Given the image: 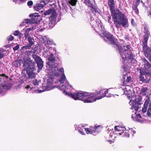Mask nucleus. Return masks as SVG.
Listing matches in <instances>:
<instances>
[{
    "mask_svg": "<svg viewBox=\"0 0 151 151\" xmlns=\"http://www.w3.org/2000/svg\"><path fill=\"white\" fill-rule=\"evenodd\" d=\"M84 129L87 134H92L95 133L93 126H91L90 128H84Z\"/></svg>",
    "mask_w": 151,
    "mask_h": 151,
    "instance_id": "6ab92c4d",
    "label": "nucleus"
},
{
    "mask_svg": "<svg viewBox=\"0 0 151 151\" xmlns=\"http://www.w3.org/2000/svg\"><path fill=\"white\" fill-rule=\"evenodd\" d=\"M136 14H138L139 13V10L138 9H136V10H134Z\"/></svg>",
    "mask_w": 151,
    "mask_h": 151,
    "instance_id": "603ef678",
    "label": "nucleus"
},
{
    "mask_svg": "<svg viewBox=\"0 0 151 151\" xmlns=\"http://www.w3.org/2000/svg\"><path fill=\"white\" fill-rule=\"evenodd\" d=\"M28 41L29 42V44H28L29 45L32 47L33 45L34 44V39L33 38H32L31 37H28L27 38Z\"/></svg>",
    "mask_w": 151,
    "mask_h": 151,
    "instance_id": "5701e85b",
    "label": "nucleus"
},
{
    "mask_svg": "<svg viewBox=\"0 0 151 151\" xmlns=\"http://www.w3.org/2000/svg\"><path fill=\"white\" fill-rule=\"evenodd\" d=\"M50 43V41H47V44H49Z\"/></svg>",
    "mask_w": 151,
    "mask_h": 151,
    "instance_id": "052dcab7",
    "label": "nucleus"
},
{
    "mask_svg": "<svg viewBox=\"0 0 151 151\" xmlns=\"http://www.w3.org/2000/svg\"><path fill=\"white\" fill-rule=\"evenodd\" d=\"M83 3L86 5L88 6L91 8V9L92 11V12H93V11L96 13L98 12L97 10V8L93 4L91 3L90 0H83Z\"/></svg>",
    "mask_w": 151,
    "mask_h": 151,
    "instance_id": "ddd939ff",
    "label": "nucleus"
},
{
    "mask_svg": "<svg viewBox=\"0 0 151 151\" xmlns=\"http://www.w3.org/2000/svg\"><path fill=\"white\" fill-rule=\"evenodd\" d=\"M104 90H105L104 89L101 90L99 91H96V93H94L96 94V96L100 94H101V93H103V91Z\"/></svg>",
    "mask_w": 151,
    "mask_h": 151,
    "instance_id": "c9c22d12",
    "label": "nucleus"
},
{
    "mask_svg": "<svg viewBox=\"0 0 151 151\" xmlns=\"http://www.w3.org/2000/svg\"><path fill=\"white\" fill-rule=\"evenodd\" d=\"M58 72H56V73L55 72V75L57 76L59 75V71L62 73H63L64 72V70L63 68H60V69H59L58 70Z\"/></svg>",
    "mask_w": 151,
    "mask_h": 151,
    "instance_id": "c756f323",
    "label": "nucleus"
},
{
    "mask_svg": "<svg viewBox=\"0 0 151 151\" xmlns=\"http://www.w3.org/2000/svg\"><path fill=\"white\" fill-rule=\"evenodd\" d=\"M27 70L34 71L36 70L35 67V63L34 62L29 61L27 63L26 65Z\"/></svg>",
    "mask_w": 151,
    "mask_h": 151,
    "instance_id": "4468645a",
    "label": "nucleus"
},
{
    "mask_svg": "<svg viewBox=\"0 0 151 151\" xmlns=\"http://www.w3.org/2000/svg\"><path fill=\"white\" fill-rule=\"evenodd\" d=\"M133 21H134V19H132L131 20V23H132V22H133Z\"/></svg>",
    "mask_w": 151,
    "mask_h": 151,
    "instance_id": "338daca9",
    "label": "nucleus"
},
{
    "mask_svg": "<svg viewBox=\"0 0 151 151\" xmlns=\"http://www.w3.org/2000/svg\"><path fill=\"white\" fill-rule=\"evenodd\" d=\"M30 88V86L29 85H28L25 87V88L26 89H28L29 88Z\"/></svg>",
    "mask_w": 151,
    "mask_h": 151,
    "instance_id": "4d7b16f0",
    "label": "nucleus"
},
{
    "mask_svg": "<svg viewBox=\"0 0 151 151\" xmlns=\"http://www.w3.org/2000/svg\"><path fill=\"white\" fill-rule=\"evenodd\" d=\"M78 132L81 134L82 135H84L85 134V133L83 132H82V131H81L80 129H78Z\"/></svg>",
    "mask_w": 151,
    "mask_h": 151,
    "instance_id": "8fccbe9b",
    "label": "nucleus"
},
{
    "mask_svg": "<svg viewBox=\"0 0 151 151\" xmlns=\"http://www.w3.org/2000/svg\"><path fill=\"white\" fill-rule=\"evenodd\" d=\"M149 13H150V14L151 15V10H150V12H149Z\"/></svg>",
    "mask_w": 151,
    "mask_h": 151,
    "instance_id": "69168bd1",
    "label": "nucleus"
},
{
    "mask_svg": "<svg viewBox=\"0 0 151 151\" xmlns=\"http://www.w3.org/2000/svg\"><path fill=\"white\" fill-rule=\"evenodd\" d=\"M144 35L143 36L142 45V51L145 56L151 63V49L147 46V41L150 35V32L148 28L145 26L144 27Z\"/></svg>",
    "mask_w": 151,
    "mask_h": 151,
    "instance_id": "7ed1b4c3",
    "label": "nucleus"
},
{
    "mask_svg": "<svg viewBox=\"0 0 151 151\" xmlns=\"http://www.w3.org/2000/svg\"><path fill=\"white\" fill-rule=\"evenodd\" d=\"M26 53H27L28 52H29V53H33V54H35V50H33V51H32V50L31 51H26V52H25Z\"/></svg>",
    "mask_w": 151,
    "mask_h": 151,
    "instance_id": "c03bdc74",
    "label": "nucleus"
},
{
    "mask_svg": "<svg viewBox=\"0 0 151 151\" xmlns=\"http://www.w3.org/2000/svg\"><path fill=\"white\" fill-rule=\"evenodd\" d=\"M137 116H138V117H139V118H141V115H140V114H137Z\"/></svg>",
    "mask_w": 151,
    "mask_h": 151,
    "instance_id": "13d9d810",
    "label": "nucleus"
},
{
    "mask_svg": "<svg viewBox=\"0 0 151 151\" xmlns=\"http://www.w3.org/2000/svg\"><path fill=\"white\" fill-rule=\"evenodd\" d=\"M38 4V5H39V6H41V7L42 8H43L45 5L46 3H45L43 1H42H42L39 2L38 3H37Z\"/></svg>",
    "mask_w": 151,
    "mask_h": 151,
    "instance_id": "7c9ffc66",
    "label": "nucleus"
},
{
    "mask_svg": "<svg viewBox=\"0 0 151 151\" xmlns=\"http://www.w3.org/2000/svg\"><path fill=\"white\" fill-rule=\"evenodd\" d=\"M99 28V27L98 28L97 27L96 28V29H95V30L96 31V32H100L101 31V32L102 30L101 29V30H100L98 28Z\"/></svg>",
    "mask_w": 151,
    "mask_h": 151,
    "instance_id": "3c124183",
    "label": "nucleus"
},
{
    "mask_svg": "<svg viewBox=\"0 0 151 151\" xmlns=\"http://www.w3.org/2000/svg\"><path fill=\"white\" fill-rule=\"evenodd\" d=\"M33 83L35 85H38V83L36 79L35 81H33Z\"/></svg>",
    "mask_w": 151,
    "mask_h": 151,
    "instance_id": "09e8293b",
    "label": "nucleus"
},
{
    "mask_svg": "<svg viewBox=\"0 0 151 151\" xmlns=\"http://www.w3.org/2000/svg\"><path fill=\"white\" fill-rule=\"evenodd\" d=\"M33 2L32 1H29L27 3V5L29 6H31L33 5Z\"/></svg>",
    "mask_w": 151,
    "mask_h": 151,
    "instance_id": "a19ab883",
    "label": "nucleus"
},
{
    "mask_svg": "<svg viewBox=\"0 0 151 151\" xmlns=\"http://www.w3.org/2000/svg\"><path fill=\"white\" fill-rule=\"evenodd\" d=\"M3 88L7 90H9L10 89V87L8 85H4L3 86Z\"/></svg>",
    "mask_w": 151,
    "mask_h": 151,
    "instance_id": "4c0bfd02",
    "label": "nucleus"
},
{
    "mask_svg": "<svg viewBox=\"0 0 151 151\" xmlns=\"http://www.w3.org/2000/svg\"><path fill=\"white\" fill-rule=\"evenodd\" d=\"M113 44L116 46L117 47L122 59H124V63L127 59L130 60L131 62L133 60L134 61L136 62L134 58L135 56L133 55L131 50L130 49L131 47L130 45H124L123 47V51L122 52V51L123 50V48L121 46L117 44L115 42V44Z\"/></svg>",
    "mask_w": 151,
    "mask_h": 151,
    "instance_id": "f03ea898",
    "label": "nucleus"
},
{
    "mask_svg": "<svg viewBox=\"0 0 151 151\" xmlns=\"http://www.w3.org/2000/svg\"><path fill=\"white\" fill-rule=\"evenodd\" d=\"M125 38L126 40H129V37L128 35H126Z\"/></svg>",
    "mask_w": 151,
    "mask_h": 151,
    "instance_id": "864d4df0",
    "label": "nucleus"
},
{
    "mask_svg": "<svg viewBox=\"0 0 151 151\" xmlns=\"http://www.w3.org/2000/svg\"><path fill=\"white\" fill-rule=\"evenodd\" d=\"M108 4L116 27L117 29L121 28V26L124 27H128L129 26L128 19L125 14L119 9H114L115 4L114 0H108Z\"/></svg>",
    "mask_w": 151,
    "mask_h": 151,
    "instance_id": "f257e3e1",
    "label": "nucleus"
},
{
    "mask_svg": "<svg viewBox=\"0 0 151 151\" xmlns=\"http://www.w3.org/2000/svg\"><path fill=\"white\" fill-rule=\"evenodd\" d=\"M142 97L140 95L136 96L135 100L133 101V104L131 107L132 109L137 111L142 103Z\"/></svg>",
    "mask_w": 151,
    "mask_h": 151,
    "instance_id": "0eeeda50",
    "label": "nucleus"
},
{
    "mask_svg": "<svg viewBox=\"0 0 151 151\" xmlns=\"http://www.w3.org/2000/svg\"><path fill=\"white\" fill-rule=\"evenodd\" d=\"M29 16L32 17L31 19L32 24H37L42 20L40 16L37 13L31 14Z\"/></svg>",
    "mask_w": 151,
    "mask_h": 151,
    "instance_id": "9b49d317",
    "label": "nucleus"
},
{
    "mask_svg": "<svg viewBox=\"0 0 151 151\" xmlns=\"http://www.w3.org/2000/svg\"><path fill=\"white\" fill-rule=\"evenodd\" d=\"M49 21L48 22H46V23H45V26L48 29L52 28L54 27L55 23L54 22H51V21L49 20Z\"/></svg>",
    "mask_w": 151,
    "mask_h": 151,
    "instance_id": "dca6fc26",
    "label": "nucleus"
},
{
    "mask_svg": "<svg viewBox=\"0 0 151 151\" xmlns=\"http://www.w3.org/2000/svg\"><path fill=\"white\" fill-rule=\"evenodd\" d=\"M4 56L3 52L0 49V59H1Z\"/></svg>",
    "mask_w": 151,
    "mask_h": 151,
    "instance_id": "e433bc0d",
    "label": "nucleus"
},
{
    "mask_svg": "<svg viewBox=\"0 0 151 151\" xmlns=\"http://www.w3.org/2000/svg\"><path fill=\"white\" fill-rule=\"evenodd\" d=\"M107 18H108V22L109 23H110V24H111V21H110V20L111 18V16H108Z\"/></svg>",
    "mask_w": 151,
    "mask_h": 151,
    "instance_id": "a18cd8bd",
    "label": "nucleus"
},
{
    "mask_svg": "<svg viewBox=\"0 0 151 151\" xmlns=\"http://www.w3.org/2000/svg\"><path fill=\"white\" fill-rule=\"evenodd\" d=\"M12 65L13 66L18 67L20 65V61H14L12 63Z\"/></svg>",
    "mask_w": 151,
    "mask_h": 151,
    "instance_id": "a878e982",
    "label": "nucleus"
},
{
    "mask_svg": "<svg viewBox=\"0 0 151 151\" xmlns=\"http://www.w3.org/2000/svg\"><path fill=\"white\" fill-rule=\"evenodd\" d=\"M114 129L116 131H120L121 130L122 128L118 126H116L114 127Z\"/></svg>",
    "mask_w": 151,
    "mask_h": 151,
    "instance_id": "72a5a7b5",
    "label": "nucleus"
},
{
    "mask_svg": "<svg viewBox=\"0 0 151 151\" xmlns=\"http://www.w3.org/2000/svg\"><path fill=\"white\" fill-rule=\"evenodd\" d=\"M108 142H110V143H112V141L111 140H109L108 141Z\"/></svg>",
    "mask_w": 151,
    "mask_h": 151,
    "instance_id": "bf43d9fd",
    "label": "nucleus"
},
{
    "mask_svg": "<svg viewBox=\"0 0 151 151\" xmlns=\"http://www.w3.org/2000/svg\"><path fill=\"white\" fill-rule=\"evenodd\" d=\"M131 77L130 76H128L127 77V78L126 79V82H129L131 81Z\"/></svg>",
    "mask_w": 151,
    "mask_h": 151,
    "instance_id": "37998d69",
    "label": "nucleus"
},
{
    "mask_svg": "<svg viewBox=\"0 0 151 151\" xmlns=\"http://www.w3.org/2000/svg\"><path fill=\"white\" fill-rule=\"evenodd\" d=\"M65 79V76L64 74L61 77L60 79L59 80L60 82L61 83H63V81Z\"/></svg>",
    "mask_w": 151,
    "mask_h": 151,
    "instance_id": "473e14b6",
    "label": "nucleus"
},
{
    "mask_svg": "<svg viewBox=\"0 0 151 151\" xmlns=\"http://www.w3.org/2000/svg\"><path fill=\"white\" fill-rule=\"evenodd\" d=\"M96 94L94 93H90L89 100L87 101L88 103H91L96 101L97 100L101 99L103 97L102 96H100L96 98H95Z\"/></svg>",
    "mask_w": 151,
    "mask_h": 151,
    "instance_id": "f8f14e48",
    "label": "nucleus"
},
{
    "mask_svg": "<svg viewBox=\"0 0 151 151\" xmlns=\"http://www.w3.org/2000/svg\"><path fill=\"white\" fill-rule=\"evenodd\" d=\"M148 89L147 87H143L140 91L139 93L143 96H146L148 93Z\"/></svg>",
    "mask_w": 151,
    "mask_h": 151,
    "instance_id": "f3484780",
    "label": "nucleus"
},
{
    "mask_svg": "<svg viewBox=\"0 0 151 151\" xmlns=\"http://www.w3.org/2000/svg\"><path fill=\"white\" fill-rule=\"evenodd\" d=\"M9 45H7L6 46V47H9Z\"/></svg>",
    "mask_w": 151,
    "mask_h": 151,
    "instance_id": "e2e57ef3",
    "label": "nucleus"
},
{
    "mask_svg": "<svg viewBox=\"0 0 151 151\" xmlns=\"http://www.w3.org/2000/svg\"><path fill=\"white\" fill-rule=\"evenodd\" d=\"M139 4H138L137 3H136V4L135 5H133L132 8L133 9V10H136V9H138L137 8V6Z\"/></svg>",
    "mask_w": 151,
    "mask_h": 151,
    "instance_id": "58836bf2",
    "label": "nucleus"
},
{
    "mask_svg": "<svg viewBox=\"0 0 151 151\" xmlns=\"http://www.w3.org/2000/svg\"><path fill=\"white\" fill-rule=\"evenodd\" d=\"M93 128L94 130V131L95 133L96 132L99 133L101 131L102 128L101 126L100 125H99L98 126L95 125L93 126Z\"/></svg>",
    "mask_w": 151,
    "mask_h": 151,
    "instance_id": "4be33fe9",
    "label": "nucleus"
},
{
    "mask_svg": "<svg viewBox=\"0 0 151 151\" xmlns=\"http://www.w3.org/2000/svg\"><path fill=\"white\" fill-rule=\"evenodd\" d=\"M136 132L134 131H133V134H135Z\"/></svg>",
    "mask_w": 151,
    "mask_h": 151,
    "instance_id": "0e129e2a",
    "label": "nucleus"
},
{
    "mask_svg": "<svg viewBox=\"0 0 151 151\" xmlns=\"http://www.w3.org/2000/svg\"><path fill=\"white\" fill-rule=\"evenodd\" d=\"M34 71L30 70H27V73L28 75L27 78H35L36 77L35 74L34 72Z\"/></svg>",
    "mask_w": 151,
    "mask_h": 151,
    "instance_id": "2eb2a0df",
    "label": "nucleus"
},
{
    "mask_svg": "<svg viewBox=\"0 0 151 151\" xmlns=\"http://www.w3.org/2000/svg\"><path fill=\"white\" fill-rule=\"evenodd\" d=\"M55 12L52 9H49L46 11L45 12H44V14L45 15H49L51 14H52L53 12Z\"/></svg>",
    "mask_w": 151,
    "mask_h": 151,
    "instance_id": "bb28decb",
    "label": "nucleus"
},
{
    "mask_svg": "<svg viewBox=\"0 0 151 151\" xmlns=\"http://www.w3.org/2000/svg\"><path fill=\"white\" fill-rule=\"evenodd\" d=\"M32 57L37 64L38 68L37 71L39 72L41 70L43 66V61L41 58L35 54L32 55Z\"/></svg>",
    "mask_w": 151,
    "mask_h": 151,
    "instance_id": "6e6552de",
    "label": "nucleus"
},
{
    "mask_svg": "<svg viewBox=\"0 0 151 151\" xmlns=\"http://www.w3.org/2000/svg\"><path fill=\"white\" fill-rule=\"evenodd\" d=\"M100 27H101H101H101V25L100 26Z\"/></svg>",
    "mask_w": 151,
    "mask_h": 151,
    "instance_id": "774afa93",
    "label": "nucleus"
},
{
    "mask_svg": "<svg viewBox=\"0 0 151 151\" xmlns=\"http://www.w3.org/2000/svg\"><path fill=\"white\" fill-rule=\"evenodd\" d=\"M38 4L37 3V4H35L34 6V9L35 10L37 11H38V10H40L42 9L41 6H39Z\"/></svg>",
    "mask_w": 151,
    "mask_h": 151,
    "instance_id": "c85d7f7f",
    "label": "nucleus"
},
{
    "mask_svg": "<svg viewBox=\"0 0 151 151\" xmlns=\"http://www.w3.org/2000/svg\"><path fill=\"white\" fill-rule=\"evenodd\" d=\"M32 47L31 46L27 44V45L23 46L22 47H21V49L20 50L21 51L23 50L24 51H26V50H29Z\"/></svg>",
    "mask_w": 151,
    "mask_h": 151,
    "instance_id": "393cba45",
    "label": "nucleus"
},
{
    "mask_svg": "<svg viewBox=\"0 0 151 151\" xmlns=\"http://www.w3.org/2000/svg\"><path fill=\"white\" fill-rule=\"evenodd\" d=\"M150 97L147 96V99L145 101L143 107L142 111L143 113H145L147 110V106L148 104H149V106L147 110V113L149 116H151V102L149 103L150 101Z\"/></svg>",
    "mask_w": 151,
    "mask_h": 151,
    "instance_id": "1a4fd4ad",
    "label": "nucleus"
},
{
    "mask_svg": "<svg viewBox=\"0 0 151 151\" xmlns=\"http://www.w3.org/2000/svg\"><path fill=\"white\" fill-rule=\"evenodd\" d=\"M102 93H103L102 96L103 97H104L105 96H107L106 95L108 93V91L106 90L104 92V93L103 92Z\"/></svg>",
    "mask_w": 151,
    "mask_h": 151,
    "instance_id": "79ce46f5",
    "label": "nucleus"
},
{
    "mask_svg": "<svg viewBox=\"0 0 151 151\" xmlns=\"http://www.w3.org/2000/svg\"><path fill=\"white\" fill-rule=\"evenodd\" d=\"M140 74L139 76V81L142 83H148L151 80V71L147 70H143L139 69Z\"/></svg>",
    "mask_w": 151,
    "mask_h": 151,
    "instance_id": "39448f33",
    "label": "nucleus"
},
{
    "mask_svg": "<svg viewBox=\"0 0 151 151\" xmlns=\"http://www.w3.org/2000/svg\"><path fill=\"white\" fill-rule=\"evenodd\" d=\"M136 2V3H137L138 4H139L140 0H135Z\"/></svg>",
    "mask_w": 151,
    "mask_h": 151,
    "instance_id": "6e6d98bb",
    "label": "nucleus"
},
{
    "mask_svg": "<svg viewBox=\"0 0 151 151\" xmlns=\"http://www.w3.org/2000/svg\"><path fill=\"white\" fill-rule=\"evenodd\" d=\"M124 136L125 137H128L129 136V135L128 133L125 132L124 134Z\"/></svg>",
    "mask_w": 151,
    "mask_h": 151,
    "instance_id": "49530a36",
    "label": "nucleus"
},
{
    "mask_svg": "<svg viewBox=\"0 0 151 151\" xmlns=\"http://www.w3.org/2000/svg\"><path fill=\"white\" fill-rule=\"evenodd\" d=\"M127 98H128L129 99H130V101H129V103H130L131 102V101H132L131 100V99H131V97L130 96V95H129H129H127Z\"/></svg>",
    "mask_w": 151,
    "mask_h": 151,
    "instance_id": "5fc2aeb1",
    "label": "nucleus"
},
{
    "mask_svg": "<svg viewBox=\"0 0 151 151\" xmlns=\"http://www.w3.org/2000/svg\"><path fill=\"white\" fill-rule=\"evenodd\" d=\"M48 60L50 62L52 63L53 64L55 63V62L56 61L55 57L54 56L53 54L51 53L48 58Z\"/></svg>",
    "mask_w": 151,
    "mask_h": 151,
    "instance_id": "412c9836",
    "label": "nucleus"
},
{
    "mask_svg": "<svg viewBox=\"0 0 151 151\" xmlns=\"http://www.w3.org/2000/svg\"><path fill=\"white\" fill-rule=\"evenodd\" d=\"M0 76L1 77H5L7 78H8V76H6L4 73L0 74Z\"/></svg>",
    "mask_w": 151,
    "mask_h": 151,
    "instance_id": "de8ad7c7",
    "label": "nucleus"
},
{
    "mask_svg": "<svg viewBox=\"0 0 151 151\" xmlns=\"http://www.w3.org/2000/svg\"><path fill=\"white\" fill-rule=\"evenodd\" d=\"M141 68L143 70H151V64L145 58L142 59Z\"/></svg>",
    "mask_w": 151,
    "mask_h": 151,
    "instance_id": "9d476101",
    "label": "nucleus"
},
{
    "mask_svg": "<svg viewBox=\"0 0 151 151\" xmlns=\"http://www.w3.org/2000/svg\"><path fill=\"white\" fill-rule=\"evenodd\" d=\"M77 1V0H70L68 1V3L72 6H75L76 5Z\"/></svg>",
    "mask_w": 151,
    "mask_h": 151,
    "instance_id": "cd10ccee",
    "label": "nucleus"
},
{
    "mask_svg": "<svg viewBox=\"0 0 151 151\" xmlns=\"http://www.w3.org/2000/svg\"><path fill=\"white\" fill-rule=\"evenodd\" d=\"M57 14L56 12H53L50 17L49 18V20L52 22L55 23L56 20Z\"/></svg>",
    "mask_w": 151,
    "mask_h": 151,
    "instance_id": "a211bd4d",
    "label": "nucleus"
},
{
    "mask_svg": "<svg viewBox=\"0 0 151 151\" xmlns=\"http://www.w3.org/2000/svg\"><path fill=\"white\" fill-rule=\"evenodd\" d=\"M33 29V27H32V28H29L25 30V33H24V36L25 39H26L27 38H28V37H30V34H29V32L31 30H32Z\"/></svg>",
    "mask_w": 151,
    "mask_h": 151,
    "instance_id": "aec40b11",
    "label": "nucleus"
},
{
    "mask_svg": "<svg viewBox=\"0 0 151 151\" xmlns=\"http://www.w3.org/2000/svg\"><path fill=\"white\" fill-rule=\"evenodd\" d=\"M14 39V37L11 35H10L7 38V40L8 41H12Z\"/></svg>",
    "mask_w": 151,
    "mask_h": 151,
    "instance_id": "f704fd0d",
    "label": "nucleus"
},
{
    "mask_svg": "<svg viewBox=\"0 0 151 151\" xmlns=\"http://www.w3.org/2000/svg\"><path fill=\"white\" fill-rule=\"evenodd\" d=\"M13 34L15 36H18L19 38H20V37L23 36L22 33L20 32L19 30L14 31Z\"/></svg>",
    "mask_w": 151,
    "mask_h": 151,
    "instance_id": "b1692460",
    "label": "nucleus"
},
{
    "mask_svg": "<svg viewBox=\"0 0 151 151\" xmlns=\"http://www.w3.org/2000/svg\"><path fill=\"white\" fill-rule=\"evenodd\" d=\"M63 92L65 93L66 95L74 99L75 100H79L83 101L85 103H88L87 101L89 99L90 93L86 92H81V91L73 93H71L65 92L64 90Z\"/></svg>",
    "mask_w": 151,
    "mask_h": 151,
    "instance_id": "20e7f679",
    "label": "nucleus"
},
{
    "mask_svg": "<svg viewBox=\"0 0 151 151\" xmlns=\"http://www.w3.org/2000/svg\"><path fill=\"white\" fill-rule=\"evenodd\" d=\"M23 23L24 24L25 23L26 24H29V23H32L31 19H25L24 20V21L23 22Z\"/></svg>",
    "mask_w": 151,
    "mask_h": 151,
    "instance_id": "2f4dec72",
    "label": "nucleus"
},
{
    "mask_svg": "<svg viewBox=\"0 0 151 151\" xmlns=\"http://www.w3.org/2000/svg\"><path fill=\"white\" fill-rule=\"evenodd\" d=\"M100 35L103 37L106 42H109L111 44H115V39L113 35L110 33L105 31L100 34Z\"/></svg>",
    "mask_w": 151,
    "mask_h": 151,
    "instance_id": "423d86ee",
    "label": "nucleus"
},
{
    "mask_svg": "<svg viewBox=\"0 0 151 151\" xmlns=\"http://www.w3.org/2000/svg\"><path fill=\"white\" fill-rule=\"evenodd\" d=\"M19 45L17 44V45L16 46H15L13 48V50L14 51L17 50L19 49Z\"/></svg>",
    "mask_w": 151,
    "mask_h": 151,
    "instance_id": "ea45409f",
    "label": "nucleus"
},
{
    "mask_svg": "<svg viewBox=\"0 0 151 151\" xmlns=\"http://www.w3.org/2000/svg\"><path fill=\"white\" fill-rule=\"evenodd\" d=\"M21 2H24L25 0H19Z\"/></svg>",
    "mask_w": 151,
    "mask_h": 151,
    "instance_id": "680f3d73",
    "label": "nucleus"
}]
</instances>
